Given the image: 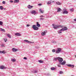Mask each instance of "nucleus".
<instances>
[{"label":"nucleus","instance_id":"47","mask_svg":"<svg viewBox=\"0 0 76 76\" xmlns=\"http://www.w3.org/2000/svg\"><path fill=\"white\" fill-rule=\"evenodd\" d=\"M75 58H76V55L75 56Z\"/></svg>","mask_w":76,"mask_h":76},{"label":"nucleus","instance_id":"30","mask_svg":"<svg viewBox=\"0 0 76 76\" xmlns=\"http://www.w3.org/2000/svg\"><path fill=\"white\" fill-rule=\"evenodd\" d=\"M39 20H44V18H40Z\"/></svg>","mask_w":76,"mask_h":76},{"label":"nucleus","instance_id":"4","mask_svg":"<svg viewBox=\"0 0 76 76\" xmlns=\"http://www.w3.org/2000/svg\"><path fill=\"white\" fill-rule=\"evenodd\" d=\"M47 33V31H45L44 32H43L41 33L42 35V36H44V35H45V34L46 33Z\"/></svg>","mask_w":76,"mask_h":76},{"label":"nucleus","instance_id":"31","mask_svg":"<svg viewBox=\"0 0 76 76\" xmlns=\"http://www.w3.org/2000/svg\"><path fill=\"white\" fill-rule=\"evenodd\" d=\"M51 70H55V68L54 67L51 68Z\"/></svg>","mask_w":76,"mask_h":76},{"label":"nucleus","instance_id":"23","mask_svg":"<svg viewBox=\"0 0 76 76\" xmlns=\"http://www.w3.org/2000/svg\"><path fill=\"white\" fill-rule=\"evenodd\" d=\"M58 28H63L64 27V26H61V25H58Z\"/></svg>","mask_w":76,"mask_h":76},{"label":"nucleus","instance_id":"25","mask_svg":"<svg viewBox=\"0 0 76 76\" xmlns=\"http://www.w3.org/2000/svg\"><path fill=\"white\" fill-rule=\"evenodd\" d=\"M51 3V1H48V2L47 3V4H50Z\"/></svg>","mask_w":76,"mask_h":76},{"label":"nucleus","instance_id":"10","mask_svg":"<svg viewBox=\"0 0 76 76\" xmlns=\"http://www.w3.org/2000/svg\"><path fill=\"white\" fill-rule=\"evenodd\" d=\"M31 14H34V15H35V14H36V12L34 10L31 11Z\"/></svg>","mask_w":76,"mask_h":76},{"label":"nucleus","instance_id":"2","mask_svg":"<svg viewBox=\"0 0 76 76\" xmlns=\"http://www.w3.org/2000/svg\"><path fill=\"white\" fill-rule=\"evenodd\" d=\"M61 51V49L60 48H58L56 50V53H60Z\"/></svg>","mask_w":76,"mask_h":76},{"label":"nucleus","instance_id":"48","mask_svg":"<svg viewBox=\"0 0 76 76\" xmlns=\"http://www.w3.org/2000/svg\"><path fill=\"white\" fill-rule=\"evenodd\" d=\"M6 9V8H5V9H4V10H5Z\"/></svg>","mask_w":76,"mask_h":76},{"label":"nucleus","instance_id":"15","mask_svg":"<svg viewBox=\"0 0 76 76\" xmlns=\"http://www.w3.org/2000/svg\"><path fill=\"white\" fill-rule=\"evenodd\" d=\"M36 26H37V27H40V24H39V23L38 22H37Z\"/></svg>","mask_w":76,"mask_h":76},{"label":"nucleus","instance_id":"32","mask_svg":"<svg viewBox=\"0 0 76 76\" xmlns=\"http://www.w3.org/2000/svg\"><path fill=\"white\" fill-rule=\"evenodd\" d=\"M33 73H37V71L36 70H35L33 72Z\"/></svg>","mask_w":76,"mask_h":76},{"label":"nucleus","instance_id":"44","mask_svg":"<svg viewBox=\"0 0 76 76\" xmlns=\"http://www.w3.org/2000/svg\"><path fill=\"white\" fill-rule=\"evenodd\" d=\"M26 26H30V25L29 24H27V25Z\"/></svg>","mask_w":76,"mask_h":76},{"label":"nucleus","instance_id":"28","mask_svg":"<svg viewBox=\"0 0 76 76\" xmlns=\"http://www.w3.org/2000/svg\"><path fill=\"white\" fill-rule=\"evenodd\" d=\"M38 61L39 62V63H43V61L41 60H39Z\"/></svg>","mask_w":76,"mask_h":76},{"label":"nucleus","instance_id":"1","mask_svg":"<svg viewBox=\"0 0 76 76\" xmlns=\"http://www.w3.org/2000/svg\"><path fill=\"white\" fill-rule=\"evenodd\" d=\"M32 28H33V29H34L35 30H38L39 29V28L37 27L35 25H33Z\"/></svg>","mask_w":76,"mask_h":76},{"label":"nucleus","instance_id":"33","mask_svg":"<svg viewBox=\"0 0 76 76\" xmlns=\"http://www.w3.org/2000/svg\"><path fill=\"white\" fill-rule=\"evenodd\" d=\"M3 22L1 21H0V25H3Z\"/></svg>","mask_w":76,"mask_h":76},{"label":"nucleus","instance_id":"43","mask_svg":"<svg viewBox=\"0 0 76 76\" xmlns=\"http://www.w3.org/2000/svg\"><path fill=\"white\" fill-rule=\"evenodd\" d=\"M10 3H13V1H12L10 0Z\"/></svg>","mask_w":76,"mask_h":76},{"label":"nucleus","instance_id":"16","mask_svg":"<svg viewBox=\"0 0 76 76\" xmlns=\"http://www.w3.org/2000/svg\"><path fill=\"white\" fill-rule=\"evenodd\" d=\"M33 6H31V5H29L28 6V9H32Z\"/></svg>","mask_w":76,"mask_h":76},{"label":"nucleus","instance_id":"36","mask_svg":"<svg viewBox=\"0 0 76 76\" xmlns=\"http://www.w3.org/2000/svg\"><path fill=\"white\" fill-rule=\"evenodd\" d=\"M57 66L59 67H61V65H60L58 64Z\"/></svg>","mask_w":76,"mask_h":76},{"label":"nucleus","instance_id":"12","mask_svg":"<svg viewBox=\"0 0 76 76\" xmlns=\"http://www.w3.org/2000/svg\"><path fill=\"white\" fill-rule=\"evenodd\" d=\"M66 61H64L63 62H61V63H60V64H61V65H64L66 63Z\"/></svg>","mask_w":76,"mask_h":76},{"label":"nucleus","instance_id":"9","mask_svg":"<svg viewBox=\"0 0 76 76\" xmlns=\"http://www.w3.org/2000/svg\"><path fill=\"white\" fill-rule=\"evenodd\" d=\"M53 28L54 29H58V28H59L58 26V25H55V26H53Z\"/></svg>","mask_w":76,"mask_h":76},{"label":"nucleus","instance_id":"19","mask_svg":"<svg viewBox=\"0 0 76 76\" xmlns=\"http://www.w3.org/2000/svg\"><path fill=\"white\" fill-rule=\"evenodd\" d=\"M63 13V14H64L65 13L67 14L68 13V12H67V11L65 10V11H64Z\"/></svg>","mask_w":76,"mask_h":76},{"label":"nucleus","instance_id":"11","mask_svg":"<svg viewBox=\"0 0 76 76\" xmlns=\"http://www.w3.org/2000/svg\"><path fill=\"white\" fill-rule=\"evenodd\" d=\"M12 50L13 52H16V51L18 50V49H15V48H13L12 49Z\"/></svg>","mask_w":76,"mask_h":76},{"label":"nucleus","instance_id":"21","mask_svg":"<svg viewBox=\"0 0 76 76\" xmlns=\"http://www.w3.org/2000/svg\"><path fill=\"white\" fill-rule=\"evenodd\" d=\"M61 10V9H60V8H58V10L57 12H60Z\"/></svg>","mask_w":76,"mask_h":76},{"label":"nucleus","instance_id":"24","mask_svg":"<svg viewBox=\"0 0 76 76\" xmlns=\"http://www.w3.org/2000/svg\"><path fill=\"white\" fill-rule=\"evenodd\" d=\"M7 36L8 37H9V38H11V35H10L9 34H7Z\"/></svg>","mask_w":76,"mask_h":76},{"label":"nucleus","instance_id":"45","mask_svg":"<svg viewBox=\"0 0 76 76\" xmlns=\"http://www.w3.org/2000/svg\"><path fill=\"white\" fill-rule=\"evenodd\" d=\"M39 6H41V4H38Z\"/></svg>","mask_w":76,"mask_h":76},{"label":"nucleus","instance_id":"27","mask_svg":"<svg viewBox=\"0 0 76 76\" xmlns=\"http://www.w3.org/2000/svg\"><path fill=\"white\" fill-rule=\"evenodd\" d=\"M58 58H59V57L55 58L54 59V60L56 61L57 60H58Z\"/></svg>","mask_w":76,"mask_h":76},{"label":"nucleus","instance_id":"41","mask_svg":"<svg viewBox=\"0 0 76 76\" xmlns=\"http://www.w3.org/2000/svg\"><path fill=\"white\" fill-rule=\"evenodd\" d=\"M73 9H71L70 10V11H71V12H73Z\"/></svg>","mask_w":76,"mask_h":76},{"label":"nucleus","instance_id":"20","mask_svg":"<svg viewBox=\"0 0 76 76\" xmlns=\"http://www.w3.org/2000/svg\"><path fill=\"white\" fill-rule=\"evenodd\" d=\"M56 4H57L58 5H60V4H61V3L59 2H56Z\"/></svg>","mask_w":76,"mask_h":76},{"label":"nucleus","instance_id":"7","mask_svg":"<svg viewBox=\"0 0 76 76\" xmlns=\"http://www.w3.org/2000/svg\"><path fill=\"white\" fill-rule=\"evenodd\" d=\"M0 69H7V67H4V66H0Z\"/></svg>","mask_w":76,"mask_h":76},{"label":"nucleus","instance_id":"14","mask_svg":"<svg viewBox=\"0 0 76 76\" xmlns=\"http://www.w3.org/2000/svg\"><path fill=\"white\" fill-rule=\"evenodd\" d=\"M15 35L16 36H21V35L19 33H15Z\"/></svg>","mask_w":76,"mask_h":76},{"label":"nucleus","instance_id":"18","mask_svg":"<svg viewBox=\"0 0 76 76\" xmlns=\"http://www.w3.org/2000/svg\"><path fill=\"white\" fill-rule=\"evenodd\" d=\"M0 53H3V54H5V51H0Z\"/></svg>","mask_w":76,"mask_h":76},{"label":"nucleus","instance_id":"38","mask_svg":"<svg viewBox=\"0 0 76 76\" xmlns=\"http://www.w3.org/2000/svg\"><path fill=\"white\" fill-rule=\"evenodd\" d=\"M44 16L43 15H41V16H40V18H44Z\"/></svg>","mask_w":76,"mask_h":76},{"label":"nucleus","instance_id":"17","mask_svg":"<svg viewBox=\"0 0 76 76\" xmlns=\"http://www.w3.org/2000/svg\"><path fill=\"white\" fill-rule=\"evenodd\" d=\"M63 31V30H61V29L60 30H58V33L60 34H61L62 33V32L61 31Z\"/></svg>","mask_w":76,"mask_h":76},{"label":"nucleus","instance_id":"40","mask_svg":"<svg viewBox=\"0 0 76 76\" xmlns=\"http://www.w3.org/2000/svg\"><path fill=\"white\" fill-rule=\"evenodd\" d=\"M4 40L5 41V42H6L7 41V39L6 38L4 39Z\"/></svg>","mask_w":76,"mask_h":76},{"label":"nucleus","instance_id":"37","mask_svg":"<svg viewBox=\"0 0 76 76\" xmlns=\"http://www.w3.org/2000/svg\"><path fill=\"white\" fill-rule=\"evenodd\" d=\"M59 73L60 74H62V73H63V72L62 71H60Z\"/></svg>","mask_w":76,"mask_h":76},{"label":"nucleus","instance_id":"29","mask_svg":"<svg viewBox=\"0 0 76 76\" xmlns=\"http://www.w3.org/2000/svg\"><path fill=\"white\" fill-rule=\"evenodd\" d=\"M0 30H1V31H4V29H2L1 28H0Z\"/></svg>","mask_w":76,"mask_h":76},{"label":"nucleus","instance_id":"13","mask_svg":"<svg viewBox=\"0 0 76 76\" xmlns=\"http://www.w3.org/2000/svg\"><path fill=\"white\" fill-rule=\"evenodd\" d=\"M19 1V0H15L14 1V3H18Z\"/></svg>","mask_w":76,"mask_h":76},{"label":"nucleus","instance_id":"8","mask_svg":"<svg viewBox=\"0 0 76 76\" xmlns=\"http://www.w3.org/2000/svg\"><path fill=\"white\" fill-rule=\"evenodd\" d=\"M67 66L69 67H72V68H74V67H75V66L73 65L68 64L67 65Z\"/></svg>","mask_w":76,"mask_h":76},{"label":"nucleus","instance_id":"22","mask_svg":"<svg viewBox=\"0 0 76 76\" xmlns=\"http://www.w3.org/2000/svg\"><path fill=\"white\" fill-rule=\"evenodd\" d=\"M39 11L41 13H44V10H41V9H40L39 10Z\"/></svg>","mask_w":76,"mask_h":76},{"label":"nucleus","instance_id":"26","mask_svg":"<svg viewBox=\"0 0 76 76\" xmlns=\"http://www.w3.org/2000/svg\"><path fill=\"white\" fill-rule=\"evenodd\" d=\"M12 61L13 62H15V61H16V59H12Z\"/></svg>","mask_w":76,"mask_h":76},{"label":"nucleus","instance_id":"5","mask_svg":"<svg viewBox=\"0 0 76 76\" xmlns=\"http://www.w3.org/2000/svg\"><path fill=\"white\" fill-rule=\"evenodd\" d=\"M24 42H27L28 43V44H31V43H34V42H29V41L26 39L24 40Z\"/></svg>","mask_w":76,"mask_h":76},{"label":"nucleus","instance_id":"34","mask_svg":"<svg viewBox=\"0 0 76 76\" xmlns=\"http://www.w3.org/2000/svg\"><path fill=\"white\" fill-rule=\"evenodd\" d=\"M0 9L1 10H2L3 9V6H0Z\"/></svg>","mask_w":76,"mask_h":76},{"label":"nucleus","instance_id":"39","mask_svg":"<svg viewBox=\"0 0 76 76\" xmlns=\"http://www.w3.org/2000/svg\"><path fill=\"white\" fill-rule=\"evenodd\" d=\"M3 4H4L6 3V2L5 1H3L2 2Z\"/></svg>","mask_w":76,"mask_h":76},{"label":"nucleus","instance_id":"42","mask_svg":"<svg viewBox=\"0 0 76 76\" xmlns=\"http://www.w3.org/2000/svg\"><path fill=\"white\" fill-rule=\"evenodd\" d=\"M23 59H24L25 60H27V58L25 57L23 58Z\"/></svg>","mask_w":76,"mask_h":76},{"label":"nucleus","instance_id":"35","mask_svg":"<svg viewBox=\"0 0 76 76\" xmlns=\"http://www.w3.org/2000/svg\"><path fill=\"white\" fill-rule=\"evenodd\" d=\"M52 52H53V53H55V52H56V50H55V49L53 50Z\"/></svg>","mask_w":76,"mask_h":76},{"label":"nucleus","instance_id":"6","mask_svg":"<svg viewBox=\"0 0 76 76\" xmlns=\"http://www.w3.org/2000/svg\"><path fill=\"white\" fill-rule=\"evenodd\" d=\"M67 30V28L66 27H64V28H62L61 29V31H66Z\"/></svg>","mask_w":76,"mask_h":76},{"label":"nucleus","instance_id":"46","mask_svg":"<svg viewBox=\"0 0 76 76\" xmlns=\"http://www.w3.org/2000/svg\"><path fill=\"white\" fill-rule=\"evenodd\" d=\"M52 26H54V24H52Z\"/></svg>","mask_w":76,"mask_h":76},{"label":"nucleus","instance_id":"3","mask_svg":"<svg viewBox=\"0 0 76 76\" xmlns=\"http://www.w3.org/2000/svg\"><path fill=\"white\" fill-rule=\"evenodd\" d=\"M58 61L59 63H62L63 61V59L61 58H60L59 57L58 58Z\"/></svg>","mask_w":76,"mask_h":76}]
</instances>
